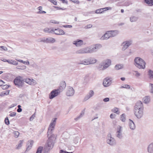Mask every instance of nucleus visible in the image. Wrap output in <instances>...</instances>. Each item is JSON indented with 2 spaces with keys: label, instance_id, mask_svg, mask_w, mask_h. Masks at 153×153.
I'll return each mask as SVG.
<instances>
[{
  "label": "nucleus",
  "instance_id": "603ef678",
  "mask_svg": "<svg viewBox=\"0 0 153 153\" xmlns=\"http://www.w3.org/2000/svg\"><path fill=\"white\" fill-rule=\"evenodd\" d=\"M84 65H89V63L88 59H84V63H83Z\"/></svg>",
  "mask_w": 153,
  "mask_h": 153
},
{
  "label": "nucleus",
  "instance_id": "7ed1b4c3",
  "mask_svg": "<svg viewBox=\"0 0 153 153\" xmlns=\"http://www.w3.org/2000/svg\"><path fill=\"white\" fill-rule=\"evenodd\" d=\"M13 82L15 85L17 87L21 88L24 85V79L20 76H18L14 79Z\"/></svg>",
  "mask_w": 153,
  "mask_h": 153
},
{
  "label": "nucleus",
  "instance_id": "9d476101",
  "mask_svg": "<svg viewBox=\"0 0 153 153\" xmlns=\"http://www.w3.org/2000/svg\"><path fill=\"white\" fill-rule=\"evenodd\" d=\"M132 41L131 40L124 42L122 44L123 46L122 49L123 51L126 50L132 44Z\"/></svg>",
  "mask_w": 153,
  "mask_h": 153
},
{
  "label": "nucleus",
  "instance_id": "ea45409f",
  "mask_svg": "<svg viewBox=\"0 0 153 153\" xmlns=\"http://www.w3.org/2000/svg\"><path fill=\"white\" fill-rule=\"evenodd\" d=\"M130 86L129 85L127 84L123 85L120 87V88H124L126 89H129Z\"/></svg>",
  "mask_w": 153,
  "mask_h": 153
},
{
  "label": "nucleus",
  "instance_id": "bf43d9fd",
  "mask_svg": "<svg viewBox=\"0 0 153 153\" xmlns=\"http://www.w3.org/2000/svg\"><path fill=\"white\" fill-rule=\"evenodd\" d=\"M50 2L55 5H57V3L56 0H51Z\"/></svg>",
  "mask_w": 153,
  "mask_h": 153
},
{
  "label": "nucleus",
  "instance_id": "338daca9",
  "mask_svg": "<svg viewBox=\"0 0 153 153\" xmlns=\"http://www.w3.org/2000/svg\"><path fill=\"white\" fill-rule=\"evenodd\" d=\"M109 99L108 97H106V98H105L104 99H103V101L104 102H107L109 101Z\"/></svg>",
  "mask_w": 153,
  "mask_h": 153
},
{
  "label": "nucleus",
  "instance_id": "6e6d98bb",
  "mask_svg": "<svg viewBox=\"0 0 153 153\" xmlns=\"http://www.w3.org/2000/svg\"><path fill=\"white\" fill-rule=\"evenodd\" d=\"M4 122H5V123L6 124L8 125L9 124V121L7 117H6L5 119L4 120Z\"/></svg>",
  "mask_w": 153,
  "mask_h": 153
},
{
  "label": "nucleus",
  "instance_id": "dca6fc26",
  "mask_svg": "<svg viewBox=\"0 0 153 153\" xmlns=\"http://www.w3.org/2000/svg\"><path fill=\"white\" fill-rule=\"evenodd\" d=\"M73 44L75 45L76 47H79L83 45V42L82 40L78 39L74 41Z\"/></svg>",
  "mask_w": 153,
  "mask_h": 153
},
{
  "label": "nucleus",
  "instance_id": "ddd939ff",
  "mask_svg": "<svg viewBox=\"0 0 153 153\" xmlns=\"http://www.w3.org/2000/svg\"><path fill=\"white\" fill-rule=\"evenodd\" d=\"M135 116L138 119L142 118L144 115V110L134 112Z\"/></svg>",
  "mask_w": 153,
  "mask_h": 153
},
{
  "label": "nucleus",
  "instance_id": "8fccbe9b",
  "mask_svg": "<svg viewBox=\"0 0 153 153\" xmlns=\"http://www.w3.org/2000/svg\"><path fill=\"white\" fill-rule=\"evenodd\" d=\"M0 50L1 51H7V49L6 47L1 46H0Z\"/></svg>",
  "mask_w": 153,
  "mask_h": 153
},
{
  "label": "nucleus",
  "instance_id": "72a5a7b5",
  "mask_svg": "<svg viewBox=\"0 0 153 153\" xmlns=\"http://www.w3.org/2000/svg\"><path fill=\"white\" fill-rule=\"evenodd\" d=\"M144 1L149 5H153V0H144Z\"/></svg>",
  "mask_w": 153,
  "mask_h": 153
},
{
  "label": "nucleus",
  "instance_id": "423d86ee",
  "mask_svg": "<svg viewBox=\"0 0 153 153\" xmlns=\"http://www.w3.org/2000/svg\"><path fill=\"white\" fill-rule=\"evenodd\" d=\"M144 107L143 104L141 101H137L135 104L134 107V112L144 110Z\"/></svg>",
  "mask_w": 153,
  "mask_h": 153
},
{
  "label": "nucleus",
  "instance_id": "09e8293b",
  "mask_svg": "<svg viewBox=\"0 0 153 153\" xmlns=\"http://www.w3.org/2000/svg\"><path fill=\"white\" fill-rule=\"evenodd\" d=\"M134 74L137 77H138L140 76V74L137 71H134Z\"/></svg>",
  "mask_w": 153,
  "mask_h": 153
},
{
  "label": "nucleus",
  "instance_id": "1a4fd4ad",
  "mask_svg": "<svg viewBox=\"0 0 153 153\" xmlns=\"http://www.w3.org/2000/svg\"><path fill=\"white\" fill-rule=\"evenodd\" d=\"M92 53L97 52L99 49L102 47L101 45L97 44L92 45L91 46Z\"/></svg>",
  "mask_w": 153,
  "mask_h": 153
},
{
  "label": "nucleus",
  "instance_id": "5701e85b",
  "mask_svg": "<svg viewBox=\"0 0 153 153\" xmlns=\"http://www.w3.org/2000/svg\"><path fill=\"white\" fill-rule=\"evenodd\" d=\"M44 31L45 33H53L54 32V29L53 28H46L44 29Z\"/></svg>",
  "mask_w": 153,
  "mask_h": 153
},
{
  "label": "nucleus",
  "instance_id": "680f3d73",
  "mask_svg": "<svg viewBox=\"0 0 153 153\" xmlns=\"http://www.w3.org/2000/svg\"><path fill=\"white\" fill-rule=\"evenodd\" d=\"M70 1L79 4V2L78 0H70Z\"/></svg>",
  "mask_w": 153,
  "mask_h": 153
},
{
  "label": "nucleus",
  "instance_id": "4be33fe9",
  "mask_svg": "<svg viewBox=\"0 0 153 153\" xmlns=\"http://www.w3.org/2000/svg\"><path fill=\"white\" fill-rule=\"evenodd\" d=\"M143 102L145 104L149 103L150 101V98L149 96H146L144 97L143 99Z\"/></svg>",
  "mask_w": 153,
  "mask_h": 153
},
{
  "label": "nucleus",
  "instance_id": "f8f14e48",
  "mask_svg": "<svg viewBox=\"0 0 153 153\" xmlns=\"http://www.w3.org/2000/svg\"><path fill=\"white\" fill-rule=\"evenodd\" d=\"M94 94V92L93 90H90L86 94L84 98L85 101H87L93 97Z\"/></svg>",
  "mask_w": 153,
  "mask_h": 153
},
{
  "label": "nucleus",
  "instance_id": "c9c22d12",
  "mask_svg": "<svg viewBox=\"0 0 153 153\" xmlns=\"http://www.w3.org/2000/svg\"><path fill=\"white\" fill-rule=\"evenodd\" d=\"M9 64L15 65H17L18 64V63L15 60L9 59Z\"/></svg>",
  "mask_w": 153,
  "mask_h": 153
},
{
  "label": "nucleus",
  "instance_id": "0eeeda50",
  "mask_svg": "<svg viewBox=\"0 0 153 153\" xmlns=\"http://www.w3.org/2000/svg\"><path fill=\"white\" fill-rule=\"evenodd\" d=\"M24 82H25L26 83L30 85L34 86L37 84L36 81L32 78H27L24 79Z\"/></svg>",
  "mask_w": 153,
  "mask_h": 153
},
{
  "label": "nucleus",
  "instance_id": "0e129e2a",
  "mask_svg": "<svg viewBox=\"0 0 153 153\" xmlns=\"http://www.w3.org/2000/svg\"><path fill=\"white\" fill-rule=\"evenodd\" d=\"M84 60H80L79 61L77 62V63L79 65H83Z\"/></svg>",
  "mask_w": 153,
  "mask_h": 153
},
{
  "label": "nucleus",
  "instance_id": "6e6552de",
  "mask_svg": "<svg viewBox=\"0 0 153 153\" xmlns=\"http://www.w3.org/2000/svg\"><path fill=\"white\" fill-rule=\"evenodd\" d=\"M58 90L57 89H54L52 90L50 93L49 95V98L50 99H52L56 97L60 93Z\"/></svg>",
  "mask_w": 153,
  "mask_h": 153
},
{
  "label": "nucleus",
  "instance_id": "cd10ccee",
  "mask_svg": "<svg viewBox=\"0 0 153 153\" xmlns=\"http://www.w3.org/2000/svg\"><path fill=\"white\" fill-rule=\"evenodd\" d=\"M148 75L150 79H153V71L149 70L148 72Z\"/></svg>",
  "mask_w": 153,
  "mask_h": 153
},
{
  "label": "nucleus",
  "instance_id": "de8ad7c7",
  "mask_svg": "<svg viewBox=\"0 0 153 153\" xmlns=\"http://www.w3.org/2000/svg\"><path fill=\"white\" fill-rule=\"evenodd\" d=\"M13 133L14 135V137L16 138L18 137L19 134V132L17 131H14Z\"/></svg>",
  "mask_w": 153,
  "mask_h": 153
},
{
  "label": "nucleus",
  "instance_id": "7c9ffc66",
  "mask_svg": "<svg viewBox=\"0 0 153 153\" xmlns=\"http://www.w3.org/2000/svg\"><path fill=\"white\" fill-rule=\"evenodd\" d=\"M37 9L39 11L37 13L39 14L45 13L46 12L44 11H42V6H39L37 8Z\"/></svg>",
  "mask_w": 153,
  "mask_h": 153
},
{
  "label": "nucleus",
  "instance_id": "58836bf2",
  "mask_svg": "<svg viewBox=\"0 0 153 153\" xmlns=\"http://www.w3.org/2000/svg\"><path fill=\"white\" fill-rule=\"evenodd\" d=\"M23 142V140H21L19 141V144L16 146L17 149H18L22 147Z\"/></svg>",
  "mask_w": 153,
  "mask_h": 153
},
{
  "label": "nucleus",
  "instance_id": "f03ea898",
  "mask_svg": "<svg viewBox=\"0 0 153 153\" xmlns=\"http://www.w3.org/2000/svg\"><path fill=\"white\" fill-rule=\"evenodd\" d=\"M134 64L136 67L139 69H144L146 67V62L142 59L139 57L135 58Z\"/></svg>",
  "mask_w": 153,
  "mask_h": 153
},
{
  "label": "nucleus",
  "instance_id": "4d7b16f0",
  "mask_svg": "<svg viewBox=\"0 0 153 153\" xmlns=\"http://www.w3.org/2000/svg\"><path fill=\"white\" fill-rule=\"evenodd\" d=\"M50 22L56 24H58L59 23V22L53 20H51L50 21Z\"/></svg>",
  "mask_w": 153,
  "mask_h": 153
},
{
  "label": "nucleus",
  "instance_id": "774afa93",
  "mask_svg": "<svg viewBox=\"0 0 153 153\" xmlns=\"http://www.w3.org/2000/svg\"><path fill=\"white\" fill-rule=\"evenodd\" d=\"M5 83L2 80H0V86L4 84Z\"/></svg>",
  "mask_w": 153,
  "mask_h": 153
},
{
  "label": "nucleus",
  "instance_id": "393cba45",
  "mask_svg": "<svg viewBox=\"0 0 153 153\" xmlns=\"http://www.w3.org/2000/svg\"><path fill=\"white\" fill-rule=\"evenodd\" d=\"M88 59L89 65L93 64L96 63L97 61V60L94 58H90Z\"/></svg>",
  "mask_w": 153,
  "mask_h": 153
},
{
  "label": "nucleus",
  "instance_id": "2eb2a0df",
  "mask_svg": "<svg viewBox=\"0 0 153 153\" xmlns=\"http://www.w3.org/2000/svg\"><path fill=\"white\" fill-rule=\"evenodd\" d=\"M66 86V83L65 82L63 81L61 82L58 88L57 89L58 90V91L60 93L65 89Z\"/></svg>",
  "mask_w": 153,
  "mask_h": 153
},
{
  "label": "nucleus",
  "instance_id": "a19ab883",
  "mask_svg": "<svg viewBox=\"0 0 153 153\" xmlns=\"http://www.w3.org/2000/svg\"><path fill=\"white\" fill-rule=\"evenodd\" d=\"M76 53L77 54H84L83 48L80 49L76 51Z\"/></svg>",
  "mask_w": 153,
  "mask_h": 153
},
{
  "label": "nucleus",
  "instance_id": "b1692460",
  "mask_svg": "<svg viewBox=\"0 0 153 153\" xmlns=\"http://www.w3.org/2000/svg\"><path fill=\"white\" fill-rule=\"evenodd\" d=\"M108 34L107 31L106 33L104 34L100 38V39L101 40H106L109 39V35H108Z\"/></svg>",
  "mask_w": 153,
  "mask_h": 153
},
{
  "label": "nucleus",
  "instance_id": "412c9836",
  "mask_svg": "<svg viewBox=\"0 0 153 153\" xmlns=\"http://www.w3.org/2000/svg\"><path fill=\"white\" fill-rule=\"evenodd\" d=\"M83 48L84 53H92L91 46Z\"/></svg>",
  "mask_w": 153,
  "mask_h": 153
},
{
  "label": "nucleus",
  "instance_id": "20e7f679",
  "mask_svg": "<svg viewBox=\"0 0 153 153\" xmlns=\"http://www.w3.org/2000/svg\"><path fill=\"white\" fill-rule=\"evenodd\" d=\"M111 64V60L108 59H106L100 63L99 66V68L100 70H105Z\"/></svg>",
  "mask_w": 153,
  "mask_h": 153
},
{
  "label": "nucleus",
  "instance_id": "69168bd1",
  "mask_svg": "<svg viewBox=\"0 0 153 153\" xmlns=\"http://www.w3.org/2000/svg\"><path fill=\"white\" fill-rule=\"evenodd\" d=\"M92 27V25L91 24L87 25L85 26V28H89Z\"/></svg>",
  "mask_w": 153,
  "mask_h": 153
},
{
  "label": "nucleus",
  "instance_id": "a878e982",
  "mask_svg": "<svg viewBox=\"0 0 153 153\" xmlns=\"http://www.w3.org/2000/svg\"><path fill=\"white\" fill-rule=\"evenodd\" d=\"M120 120L123 122H125L126 121V115L125 114H123L120 117Z\"/></svg>",
  "mask_w": 153,
  "mask_h": 153
},
{
  "label": "nucleus",
  "instance_id": "c03bdc74",
  "mask_svg": "<svg viewBox=\"0 0 153 153\" xmlns=\"http://www.w3.org/2000/svg\"><path fill=\"white\" fill-rule=\"evenodd\" d=\"M42 150L43 147L42 146H40L37 149L36 153H42Z\"/></svg>",
  "mask_w": 153,
  "mask_h": 153
},
{
  "label": "nucleus",
  "instance_id": "3c124183",
  "mask_svg": "<svg viewBox=\"0 0 153 153\" xmlns=\"http://www.w3.org/2000/svg\"><path fill=\"white\" fill-rule=\"evenodd\" d=\"M47 38L45 39V38H42V39H39V42H43L45 43H47Z\"/></svg>",
  "mask_w": 153,
  "mask_h": 153
},
{
  "label": "nucleus",
  "instance_id": "9b49d317",
  "mask_svg": "<svg viewBox=\"0 0 153 153\" xmlns=\"http://www.w3.org/2000/svg\"><path fill=\"white\" fill-rule=\"evenodd\" d=\"M74 93V91L73 88L71 86L68 87L67 91H66V95L68 96H72Z\"/></svg>",
  "mask_w": 153,
  "mask_h": 153
},
{
  "label": "nucleus",
  "instance_id": "2f4dec72",
  "mask_svg": "<svg viewBox=\"0 0 153 153\" xmlns=\"http://www.w3.org/2000/svg\"><path fill=\"white\" fill-rule=\"evenodd\" d=\"M123 68V64H117L115 66V68L117 70Z\"/></svg>",
  "mask_w": 153,
  "mask_h": 153
},
{
  "label": "nucleus",
  "instance_id": "052dcab7",
  "mask_svg": "<svg viewBox=\"0 0 153 153\" xmlns=\"http://www.w3.org/2000/svg\"><path fill=\"white\" fill-rule=\"evenodd\" d=\"M1 60L3 62H7L9 63V59L7 60L6 59L3 58H2L1 59Z\"/></svg>",
  "mask_w": 153,
  "mask_h": 153
},
{
  "label": "nucleus",
  "instance_id": "5fc2aeb1",
  "mask_svg": "<svg viewBox=\"0 0 153 153\" xmlns=\"http://www.w3.org/2000/svg\"><path fill=\"white\" fill-rule=\"evenodd\" d=\"M62 27L65 28H70L72 27V25H63Z\"/></svg>",
  "mask_w": 153,
  "mask_h": 153
},
{
  "label": "nucleus",
  "instance_id": "bb28decb",
  "mask_svg": "<svg viewBox=\"0 0 153 153\" xmlns=\"http://www.w3.org/2000/svg\"><path fill=\"white\" fill-rule=\"evenodd\" d=\"M47 43H53L55 42L56 41L55 39L53 38L52 37H49L48 38H47Z\"/></svg>",
  "mask_w": 153,
  "mask_h": 153
},
{
  "label": "nucleus",
  "instance_id": "4468645a",
  "mask_svg": "<svg viewBox=\"0 0 153 153\" xmlns=\"http://www.w3.org/2000/svg\"><path fill=\"white\" fill-rule=\"evenodd\" d=\"M111 79L106 78L104 79L103 82L104 86L105 87H107L110 86L111 83Z\"/></svg>",
  "mask_w": 153,
  "mask_h": 153
},
{
  "label": "nucleus",
  "instance_id": "c85d7f7f",
  "mask_svg": "<svg viewBox=\"0 0 153 153\" xmlns=\"http://www.w3.org/2000/svg\"><path fill=\"white\" fill-rule=\"evenodd\" d=\"M112 37L117 35L119 33V31L117 30H110Z\"/></svg>",
  "mask_w": 153,
  "mask_h": 153
},
{
  "label": "nucleus",
  "instance_id": "f3484780",
  "mask_svg": "<svg viewBox=\"0 0 153 153\" xmlns=\"http://www.w3.org/2000/svg\"><path fill=\"white\" fill-rule=\"evenodd\" d=\"M54 33L57 35H63L65 34V32L62 29H54Z\"/></svg>",
  "mask_w": 153,
  "mask_h": 153
},
{
  "label": "nucleus",
  "instance_id": "f257e3e1",
  "mask_svg": "<svg viewBox=\"0 0 153 153\" xmlns=\"http://www.w3.org/2000/svg\"><path fill=\"white\" fill-rule=\"evenodd\" d=\"M56 119V118H53L49 125L47 132L48 139L43 149L44 153H48L53 146L56 136L52 133L54 129Z\"/></svg>",
  "mask_w": 153,
  "mask_h": 153
},
{
  "label": "nucleus",
  "instance_id": "c756f323",
  "mask_svg": "<svg viewBox=\"0 0 153 153\" xmlns=\"http://www.w3.org/2000/svg\"><path fill=\"white\" fill-rule=\"evenodd\" d=\"M108 7H106L97 10L95 11V13H102L104 11V9H107V10L109 9H108Z\"/></svg>",
  "mask_w": 153,
  "mask_h": 153
},
{
  "label": "nucleus",
  "instance_id": "4c0bfd02",
  "mask_svg": "<svg viewBox=\"0 0 153 153\" xmlns=\"http://www.w3.org/2000/svg\"><path fill=\"white\" fill-rule=\"evenodd\" d=\"M112 111L115 113H116L117 114H119L120 112L119 111V109L117 108H114L112 110Z\"/></svg>",
  "mask_w": 153,
  "mask_h": 153
},
{
  "label": "nucleus",
  "instance_id": "37998d69",
  "mask_svg": "<svg viewBox=\"0 0 153 153\" xmlns=\"http://www.w3.org/2000/svg\"><path fill=\"white\" fill-rule=\"evenodd\" d=\"M122 128L120 126H118L117 129V133L122 132Z\"/></svg>",
  "mask_w": 153,
  "mask_h": 153
},
{
  "label": "nucleus",
  "instance_id": "a18cd8bd",
  "mask_svg": "<svg viewBox=\"0 0 153 153\" xmlns=\"http://www.w3.org/2000/svg\"><path fill=\"white\" fill-rule=\"evenodd\" d=\"M116 136L118 138L121 139L123 137L122 132L117 133Z\"/></svg>",
  "mask_w": 153,
  "mask_h": 153
},
{
  "label": "nucleus",
  "instance_id": "49530a36",
  "mask_svg": "<svg viewBox=\"0 0 153 153\" xmlns=\"http://www.w3.org/2000/svg\"><path fill=\"white\" fill-rule=\"evenodd\" d=\"M31 65L36 69H38L39 68V67L37 64L35 63L31 64Z\"/></svg>",
  "mask_w": 153,
  "mask_h": 153
},
{
  "label": "nucleus",
  "instance_id": "aec40b11",
  "mask_svg": "<svg viewBox=\"0 0 153 153\" xmlns=\"http://www.w3.org/2000/svg\"><path fill=\"white\" fill-rule=\"evenodd\" d=\"M147 149L148 153H153V142L148 145Z\"/></svg>",
  "mask_w": 153,
  "mask_h": 153
},
{
  "label": "nucleus",
  "instance_id": "e2e57ef3",
  "mask_svg": "<svg viewBox=\"0 0 153 153\" xmlns=\"http://www.w3.org/2000/svg\"><path fill=\"white\" fill-rule=\"evenodd\" d=\"M59 153H73V152H68L65 151H64L62 150L60 151Z\"/></svg>",
  "mask_w": 153,
  "mask_h": 153
},
{
  "label": "nucleus",
  "instance_id": "864d4df0",
  "mask_svg": "<svg viewBox=\"0 0 153 153\" xmlns=\"http://www.w3.org/2000/svg\"><path fill=\"white\" fill-rule=\"evenodd\" d=\"M16 113L15 112H13L10 113L9 116L10 117H13L16 115Z\"/></svg>",
  "mask_w": 153,
  "mask_h": 153
},
{
  "label": "nucleus",
  "instance_id": "13d9d810",
  "mask_svg": "<svg viewBox=\"0 0 153 153\" xmlns=\"http://www.w3.org/2000/svg\"><path fill=\"white\" fill-rule=\"evenodd\" d=\"M35 117V114H34L30 117V121H32Z\"/></svg>",
  "mask_w": 153,
  "mask_h": 153
},
{
  "label": "nucleus",
  "instance_id": "6ab92c4d",
  "mask_svg": "<svg viewBox=\"0 0 153 153\" xmlns=\"http://www.w3.org/2000/svg\"><path fill=\"white\" fill-rule=\"evenodd\" d=\"M33 143V141L32 140H30L27 142V148L26 151H29L31 148Z\"/></svg>",
  "mask_w": 153,
  "mask_h": 153
},
{
  "label": "nucleus",
  "instance_id": "e433bc0d",
  "mask_svg": "<svg viewBox=\"0 0 153 153\" xmlns=\"http://www.w3.org/2000/svg\"><path fill=\"white\" fill-rule=\"evenodd\" d=\"M130 19L131 22H135L137 20L138 18L136 16H132L130 18Z\"/></svg>",
  "mask_w": 153,
  "mask_h": 153
},
{
  "label": "nucleus",
  "instance_id": "f704fd0d",
  "mask_svg": "<svg viewBox=\"0 0 153 153\" xmlns=\"http://www.w3.org/2000/svg\"><path fill=\"white\" fill-rule=\"evenodd\" d=\"M9 92L8 91H5L1 92L0 95L1 97H3L5 95H7L9 94Z\"/></svg>",
  "mask_w": 153,
  "mask_h": 153
},
{
  "label": "nucleus",
  "instance_id": "a211bd4d",
  "mask_svg": "<svg viewBox=\"0 0 153 153\" xmlns=\"http://www.w3.org/2000/svg\"><path fill=\"white\" fill-rule=\"evenodd\" d=\"M128 126L129 128L132 130L135 128V125L134 122L130 119L129 120Z\"/></svg>",
  "mask_w": 153,
  "mask_h": 153
},
{
  "label": "nucleus",
  "instance_id": "79ce46f5",
  "mask_svg": "<svg viewBox=\"0 0 153 153\" xmlns=\"http://www.w3.org/2000/svg\"><path fill=\"white\" fill-rule=\"evenodd\" d=\"M26 67L25 65H18L16 67V68L18 69L24 70L26 69Z\"/></svg>",
  "mask_w": 153,
  "mask_h": 153
},
{
  "label": "nucleus",
  "instance_id": "39448f33",
  "mask_svg": "<svg viewBox=\"0 0 153 153\" xmlns=\"http://www.w3.org/2000/svg\"><path fill=\"white\" fill-rule=\"evenodd\" d=\"M106 142L111 146H114L115 145L116 143V140L112 137L110 133H108L107 134L106 138Z\"/></svg>",
  "mask_w": 153,
  "mask_h": 153
},
{
  "label": "nucleus",
  "instance_id": "473e14b6",
  "mask_svg": "<svg viewBox=\"0 0 153 153\" xmlns=\"http://www.w3.org/2000/svg\"><path fill=\"white\" fill-rule=\"evenodd\" d=\"M150 92L153 94V84L149 83V85Z\"/></svg>",
  "mask_w": 153,
  "mask_h": 153
}]
</instances>
